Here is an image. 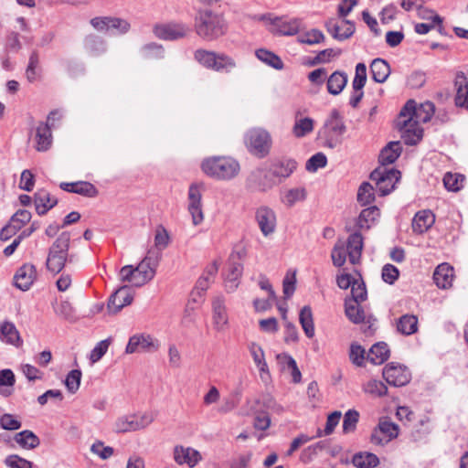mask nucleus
Listing matches in <instances>:
<instances>
[{
    "label": "nucleus",
    "mask_w": 468,
    "mask_h": 468,
    "mask_svg": "<svg viewBox=\"0 0 468 468\" xmlns=\"http://www.w3.org/2000/svg\"><path fill=\"white\" fill-rule=\"evenodd\" d=\"M400 178V172L395 168L378 167L370 174V179L376 181L380 196L388 195Z\"/></svg>",
    "instance_id": "6"
},
{
    "label": "nucleus",
    "mask_w": 468,
    "mask_h": 468,
    "mask_svg": "<svg viewBox=\"0 0 468 468\" xmlns=\"http://www.w3.org/2000/svg\"><path fill=\"white\" fill-rule=\"evenodd\" d=\"M49 202V192L45 188L38 189L34 194V203L36 211L39 216L46 215L50 209L51 206H48Z\"/></svg>",
    "instance_id": "41"
},
{
    "label": "nucleus",
    "mask_w": 468,
    "mask_h": 468,
    "mask_svg": "<svg viewBox=\"0 0 468 468\" xmlns=\"http://www.w3.org/2000/svg\"><path fill=\"white\" fill-rule=\"evenodd\" d=\"M363 390L375 397H383L388 393L387 386L380 380L370 379L363 386Z\"/></svg>",
    "instance_id": "53"
},
{
    "label": "nucleus",
    "mask_w": 468,
    "mask_h": 468,
    "mask_svg": "<svg viewBox=\"0 0 468 468\" xmlns=\"http://www.w3.org/2000/svg\"><path fill=\"white\" fill-rule=\"evenodd\" d=\"M239 253L231 254L229 258L226 271L224 275L225 287L228 292H234L239 284L242 275L243 265L239 261Z\"/></svg>",
    "instance_id": "10"
},
{
    "label": "nucleus",
    "mask_w": 468,
    "mask_h": 468,
    "mask_svg": "<svg viewBox=\"0 0 468 468\" xmlns=\"http://www.w3.org/2000/svg\"><path fill=\"white\" fill-rule=\"evenodd\" d=\"M14 440L21 448L26 450H33L40 445L39 438L29 430L17 432Z\"/></svg>",
    "instance_id": "31"
},
{
    "label": "nucleus",
    "mask_w": 468,
    "mask_h": 468,
    "mask_svg": "<svg viewBox=\"0 0 468 468\" xmlns=\"http://www.w3.org/2000/svg\"><path fill=\"white\" fill-rule=\"evenodd\" d=\"M390 355L388 346L385 342L374 344L367 356V359L374 365H381L386 362Z\"/></svg>",
    "instance_id": "28"
},
{
    "label": "nucleus",
    "mask_w": 468,
    "mask_h": 468,
    "mask_svg": "<svg viewBox=\"0 0 468 468\" xmlns=\"http://www.w3.org/2000/svg\"><path fill=\"white\" fill-rule=\"evenodd\" d=\"M54 311L58 316L70 323H73L77 320L75 309L67 300L61 301L59 303L54 306Z\"/></svg>",
    "instance_id": "46"
},
{
    "label": "nucleus",
    "mask_w": 468,
    "mask_h": 468,
    "mask_svg": "<svg viewBox=\"0 0 468 468\" xmlns=\"http://www.w3.org/2000/svg\"><path fill=\"white\" fill-rule=\"evenodd\" d=\"M326 164V156L323 153H317L307 160L305 168L307 171L315 172L317 169L324 167Z\"/></svg>",
    "instance_id": "63"
},
{
    "label": "nucleus",
    "mask_w": 468,
    "mask_h": 468,
    "mask_svg": "<svg viewBox=\"0 0 468 468\" xmlns=\"http://www.w3.org/2000/svg\"><path fill=\"white\" fill-rule=\"evenodd\" d=\"M248 151L258 158L266 157L271 151L272 140L270 133L262 128H252L245 134Z\"/></svg>",
    "instance_id": "5"
},
{
    "label": "nucleus",
    "mask_w": 468,
    "mask_h": 468,
    "mask_svg": "<svg viewBox=\"0 0 468 468\" xmlns=\"http://www.w3.org/2000/svg\"><path fill=\"white\" fill-rule=\"evenodd\" d=\"M346 255L347 250L346 249L345 241L338 239L335 244L331 253L333 264L335 267H342L346 263Z\"/></svg>",
    "instance_id": "47"
},
{
    "label": "nucleus",
    "mask_w": 468,
    "mask_h": 468,
    "mask_svg": "<svg viewBox=\"0 0 468 468\" xmlns=\"http://www.w3.org/2000/svg\"><path fill=\"white\" fill-rule=\"evenodd\" d=\"M367 82V67L364 63L356 66V75L352 81L353 90H363Z\"/></svg>",
    "instance_id": "59"
},
{
    "label": "nucleus",
    "mask_w": 468,
    "mask_h": 468,
    "mask_svg": "<svg viewBox=\"0 0 468 468\" xmlns=\"http://www.w3.org/2000/svg\"><path fill=\"white\" fill-rule=\"evenodd\" d=\"M201 197L202 195L199 186L196 184H192L188 189V211L192 216L193 224L196 226L200 224L204 219Z\"/></svg>",
    "instance_id": "16"
},
{
    "label": "nucleus",
    "mask_w": 468,
    "mask_h": 468,
    "mask_svg": "<svg viewBox=\"0 0 468 468\" xmlns=\"http://www.w3.org/2000/svg\"><path fill=\"white\" fill-rule=\"evenodd\" d=\"M261 19L270 21L269 31L273 35L293 36L300 28V21L297 19L287 21L278 16L271 18L270 15H263Z\"/></svg>",
    "instance_id": "13"
},
{
    "label": "nucleus",
    "mask_w": 468,
    "mask_h": 468,
    "mask_svg": "<svg viewBox=\"0 0 468 468\" xmlns=\"http://www.w3.org/2000/svg\"><path fill=\"white\" fill-rule=\"evenodd\" d=\"M463 179V176L461 175L447 173L443 177V184L449 191L456 192L462 187L461 183Z\"/></svg>",
    "instance_id": "62"
},
{
    "label": "nucleus",
    "mask_w": 468,
    "mask_h": 468,
    "mask_svg": "<svg viewBox=\"0 0 468 468\" xmlns=\"http://www.w3.org/2000/svg\"><path fill=\"white\" fill-rule=\"evenodd\" d=\"M218 55V52L199 48L195 51L194 58L204 68L213 70Z\"/></svg>",
    "instance_id": "42"
},
{
    "label": "nucleus",
    "mask_w": 468,
    "mask_h": 468,
    "mask_svg": "<svg viewBox=\"0 0 468 468\" xmlns=\"http://www.w3.org/2000/svg\"><path fill=\"white\" fill-rule=\"evenodd\" d=\"M256 220L264 236L274 232L276 227V216L272 209L261 207L256 211Z\"/></svg>",
    "instance_id": "19"
},
{
    "label": "nucleus",
    "mask_w": 468,
    "mask_h": 468,
    "mask_svg": "<svg viewBox=\"0 0 468 468\" xmlns=\"http://www.w3.org/2000/svg\"><path fill=\"white\" fill-rule=\"evenodd\" d=\"M114 430L118 433L138 431V423L135 415L120 417L114 424Z\"/></svg>",
    "instance_id": "44"
},
{
    "label": "nucleus",
    "mask_w": 468,
    "mask_h": 468,
    "mask_svg": "<svg viewBox=\"0 0 468 468\" xmlns=\"http://www.w3.org/2000/svg\"><path fill=\"white\" fill-rule=\"evenodd\" d=\"M435 222V215L431 210L419 211L412 219V230L417 234H423L429 230Z\"/></svg>",
    "instance_id": "20"
},
{
    "label": "nucleus",
    "mask_w": 468,
    "mask_h": 468,
    "mask_svg": "<svg viewBox=\"0 0 468 468\" xmlns=\"http://www.w3.org/2000/svg\"><path fill=\"white\" fill-rule=\"evenodd\" d=\"M379 216V209L376 206H372L367 208H364L357 219H356V228L359 229H369L370 223L374 222L376 218Z\"/></svg>",
    "instance_id": "37"
},
{
    "label": "nucleus",
    "mask_w": 468,
    "mask_h": 468,
    "mask_svg": "<svg viewBox=\"0 0 468 468\" xmlns=\"http://www.w3.org/2000/svg\"><path fill=\"white\" fill-rule=\"evenodd\" d=\"M375 200L374 188L368 182H364L358 188L357 191V201L362 206L371 204Z\"/></svg>",
    "instance_id": "51"
},
{
    "label": "nucleus",
    "mask_w": 468,
    "mask_h": 468,
    "mask_svg": "<svg viewBox=\"0 0 468 468\" xmlns=\"http://www.w3.org/2000/svg\"><path fill=\"white\" fill-rule=\"evenodd\" d=\"M399 131L401 132V138L406 145H416L423 137V129L419 126V123L414 124V122H412V126L408 125Z\"/></svg>",
    "instance_id": "33"
},
{
    "label": "nucleus",
    "mask_w": 468,
    "mask_h": 468,
    "mask_svg": "<svg viewBox=\"0 0 468 468\" xmlns=\"http://www.w3.org/2000/svg\"><path fill=\"white\" fill-rule=\"evenodd\" d=\"M402 146L400 142H389L381 151L378 156L380 167H386L388 165L393 164L401 154Z\"/></svg>",
    "instance_id": "23"
},
{
    "label": "nucleus",
    "mask_w": 468,
    "mask_h": 468,
    "mask_svg": "<svg viewBox=\"0 0 468 468\" xmlns=\"http://www.w3.org/2000/svg\"><path fill=\"white\" fill-rule=\"evenodd\" d=\"M397 330L404 335L415 334L418 331V317L414 314H403L398 320Z\"/></svg>",
    "instance_id": "34"
},
{
    "label": "nucleus",
    "mask_w": 468,
    "mask_h": 468,
    "mask_svg": "<svg viewBox=\"0 0 468 468\" xmlns=\"http://www.w3.org/2000/svg\"><path fill=\"white\" fill-rule=\"evenodd\" d=\"M155 268L148 265L144 261H141L140 263L135 267L138 279L134 281V286L141 287L150 282L155 275Z\"/></svg>",
    "instance_id": "38"
},
{
    "label": "nucleus",
    "mask_w": 468,
    "mask_h": 468,
    "mask_svg": "<svg viewBox=\"0 0 468 468\" xmlns=\"http://www.w3.org/2000/svg\"><path fill=\"white\" fill-rule=\"evenodd\" d=\"M277 359L282 363L285 364L289 369H291L292 381L294 383H299L302 378L301 371L299 370L296 361L294 358L288 354H279L277 355Z\"/></svg>",
    "instance_id": "50"
},
{
    "label": "nucleus",
    "mask_w": 468,
    "mask_h": 468,
    "mask_svg": "<svg viewBox=\"0 0 468 468\" xmlns=\"http://www.w3.org/2000/svg\"><path fill=\"white\" fill-rule=\"evenodd\" d=\"M435 112V106L431 101H425L421 103L418 108L415 115L414 124L419 122H428L431 121Z\"/></svg>",
    "instance_id": "48"
},
{
    "label": "nucleus",
    "mask_w": 468,
    "mask_h": 468,
    "mask_svg": "<svg viewBox=\"0 0 468 468\" xmlns=\"http://www.w3.org/2000/svg\"><path fill=\"white\" fill-rule=\"evenodd\" d=\"M36 149L38 152H46L51 145V125L47 122H39L36 129Z\"/></svg>",
    "instance_id": "24"
},
{
    "label": "nucleus",
    "mask_w": 468,
    "mask_h": 468,
    "mask_svg": "<svg viewBox=\"0 0 468 468\" xmlns=\"http://www.w3.org/2000/svg\"><path fill=\"white\" fill-rule=\"evenodd\" d=\"M39 65V56L37 50H34L28 60V65L26 69L27 79L29 82H34L37 80V69Z\"/></svg>",
    "instance_id": "60"
},
{
    "label": "nucleus",
    "mask_w": 468,
    "mask_h": 468,
    "mask_svg": "<svg viewBox=\"0 0 468 468\" xmlns=\"http://www.w3.org/2000/svg\"><path fill=\"white\" fill-rule=\"evenodd\" d=\"M382 376L388 384L394 387H403L411 378V374L407 367L395 362H390L384 367Z\"/></svg>",
    "instance_id": "7"
},
{
    "label": "nucleus",
    "mask_w": 468,
    "mask_h": 468,
    "mask_svg": "<svg viewBox=\"0 0 468 468\" xmlns=\"http://www.w3.org/2000/svg\"><path fill=\"white\" fill-rule=\"evenodd\" d=\"M346 132V126L338 110H332L329 117L324 122L318 136L324 139V146L334 149L343 143V135Z\"/></svg>",
    "instance_id": "4"
},
{
    "label": "nucleus",
    "mask_w": 468,
    "mask_h": 468,
    "mask_svg": "<svg viewBox=\"0 0 468 468\" xmlns=\"http://www.w3.org/2000/svg\"><path fill=\"white\" fill-rule=\"evenodd\" d=\"M174 459L180 465L186 463L189 467H194L201 460V455L197 450L190 447L176 446Z\"/></svg>",
    "instance_id": "21"
},
{
    "label": "nucleus",
    "mask_w": 468,
    "mask_h": 468,
    "mask_svg": "<svg viewBox=\"0 0 468 468\" xmlns=\"http://www.w3.org/2000/svg\"><path fill=\"white\" fill-rule=\"evenodd\" d=\"M247 184L253 190L266 192L277 186L278 180L274 178L269 168H258L250 173L247 179Z\"/></svg>",
    "instance_id": "8"
},
{
    "label": "nucleus",
    "mask_w": 468,
    "mask_h": 468,
    "mask_svg": "<svg viewBox=\"0 0 468 468\" xmlns=\"http://www.w3.org/2000/svg\"><path fill=\"white\" fill-rule=\"evenodd\" d=\"M314 120L309 117L297 119L292 127V133L297 138L304 137L314 130Z\"/></svg>",
    "instance_id": "45"
},
{
    "label": "nucleus",
    "mask_w": 468,
    "mask_h": 468,
    "mask_svg": "<svg viewBox=\"0 0 468 468\" xmlns=\"http://www.w3.org/2000/svg\"><path fill=\"white\" fill-rule=\"evenodd\" d=\"M84 44L85 48L94 54H100L105 50L104 40L96 35L87 36Z\"/></svg>",
    "instance_id": "57"
},
{
    "label": "nucleus",
    "mask_w": 468,
    "mask_h": 468,
    "mask_svg": "<svg viewBox=\"0 0 468 468\" xmlns=\"http://www.w3.org/2000/svg\"><path fill=\"white\" fill-rule=\"evenodd\" d=\"M153 31L159 39L173 41L185 37L190 29L185 24L168 23L155 25Z\"/></svg>",
    "instance_id": "11"
},
{
    "label": "nucleus",
    "mask_w": 468,
    "mask_h": 468,
    "mask_svg": "<svg viewBox=\"0 0 468 468\" xmlns=\"http://www.w3.org/2000/svg\"><path fill=\"white\" fill-rule=\"evenodd\" d=\"M36 278V267L33 264L26 263L16 271L14 277V284L21 291H27Z\"/></svg>",
    "instance_id": "18"
},
{
    "label": "nucleus",
    "mask_w": 468,
    "mask_h": 468,
    "mask_svg": "<svg viewBox=\"0 0 468 468\" xmlns=\"http://www.w3.org/2000/svg\"><path fill=\"white\" fill-rule=\"evenodd\" d=\"M0 339L7 344L17 346L22 345V340L16 327L8 321H5L0 324Z\"/></svg>",
    "instance_id": "30"
},
{
    "label": "nucleus",
    "mask_w": 468,
    "mask_h": 468,
    "mask_svg": "<svg viewBox=\"0 0 468 468\" xmlns=\"http://www.w3.org/2000/svg\"><path fill=\"white\" fill-rule=\"evenodd\" d=\"M367 292L366 284L364 281L361 279V282L356 280V282L351 286V296L346 298L345 300L361 303L367 299Z\"/></svg>",
    "instance_id": "55"
},
{
    "label": "nucleus",
    "mask_w": 468,
    "mask_h": 468,
    "mask_svg": "<svg viewBox=\"0 0 468 468\" xmlns=\"http://www.w3.org/2000/svg\"><path fill=\"white\" fill-rule=\"evenodd\" d=\"M297 165L298 164L294 159L281 157L273 159L270 164L269 169L274 178L278 180L279 185L291 176V175L296 170Z\"/></svg>",
    "instance_id": "14"
},
{
    "label": "nucleus",
    "mask_w": 468,
    "mask_h": 468,
    "mask_svg": "<svg viewBox=\"0 0 468 468\" xmlns=\"http://www.w3.org/2000/svg\"><path fill=\"white\" fill-rule=\"evenodd\" d=\"M213 320L217 330H222L228 324V314L225 307L224 300L217 297L212 303Z\"/></svg>",
    "instance_id": "29"
},
{
    "label": "nucleus",
    "mask_w": 468,
    "mask_h": 468,
    "mask_svg": "<svg viewBox=\"0 0 468 468\" xmlns=\"http://www.w3.org/2000/svg\"><path fill=\"white\" fill-rule=\"evenodd\" d=\"M250 352L254 360V363L257 365L261 372H265L268 370V365L264 358V352L261 346L252 342L249 346Z\"/></svg>",
    "instance_id": "52"
},
{
    "label": "nucleus",
    "mask_w": 468,
    "mask_h": 468,
    "mask_svg": "<svg viewBox=\"0 0 468 468\" xmlns=\"http://www.w3.org/2000/svg\"><path fill=\"white\" fill-rule=\"evenodd\" d=\"M236 67L237 63L233 58L225 53H218L213 70L218 72L231 73Z\"/></svg>",
    "instance_id": "43"
},
{
    "label": "nucleus",
    "mask_w": 468,
    "mask_h": 468,
    "mask_svg": "<svg viewBox=\"0 0 468 468\" xmlns=\"http://www.w3.org/2000/svg\"><path fill=\"white\" fill-rule=\"evenodd\" d=\"M255 55L258 59L265 63L266 65L275 69H282L283 62L281 58L266 48H259L256 50Z\"/></svg>",
    "instance_id": "40"
},
{
    "label": "nucleus",
    "mask_w": 468,
    "mask_h": 468,
    "mask_svg": "<svg viewBox=\"0 0 468 468\" xmlns=\"http://www.w3.org/2000/svg\"><path fill=\"white\" fill-rule=\"evenodd\" d=\"M352 463L357 468H375L379 464V459L374 453L360 452L354 454Z\"/></svg>",
    "instance_id": "35"
},
{
    "label": "nucleus",
    "mask_w": 468,
    "mask_h": 468,
    "mask_svg": "<svg viewBox=\"0 0 468 468\" xmlns=\"http://www.w3.org/2000/svg\"><path fill=\"white\" fill-rule=\"evenodd\" d=\"M159 342L154 339L150 335L140 334L130 337L125 348L126 354H133L136 352L153 353L158 350Z\"/></svg>",
    "instance_id": "12"
},
{
    "label": "nucleus",
    "mask_w": 468,
    "mask_h": 468,
    "mask_svg": "<svg viewBox=\"0 0 468 468\" xmlns=\"http://www.w3.org/2000/svg\"><path fill=\"white\" fill-rule=\"evenodd\" d=\"M456 96L455 104L468 109V81L463 72H458L455 78Z\"/></svg>",
    "instance_id": "25"
},
{
    "label": "nucleus",
    "mask_w": 468,
    "mask_h": 468,
    "mask_svg": "<svg viewBox=\"0 0 468 468\" xmlns=\"http://www.w3.org/2000/svg\"><path fill=\"white\" fill-rule=\"evenodd\" d=\"M299 321L305 335L308 338H313L314 335V324L312 309L309 305H305L301 309Z\"/></svg>",
    "instance_id": "36"
},
{
    "label": "nucleus",
    "mask_w": 468,
    "mask_h": 468,
    "mask_svg": "<svg viewBox=\"0 0 468 468\" xmlns=\"http://www.w3.org/2000/svg\"><path fill=\"white\" fill-rule=\"evenodd\" d=\"M399 435V426L388 418L379 420L378 425L373 430L370 437L372 443L384 445Z\"/></svg>",
    "instance_id": "9"
},
{
    "label": "nucleus",
    "mask_w": 468,
    "mask_h": 468,
    "mask_svg": "<svg viewBox=\"0 0 468 468\" xmlns=\"http://www.w3.org/2000/svg\"><path fill=\"white\" fill-rule=\"evenodd\" d=\"M73 193L86 197H96L99 195L96 186L88 181L75 182Z\"/></svg>",
    "instance_id": "54"
},
{
    "label": "nucleus",
    "mask_w": 468,
    "mask_h": 468,
    "mask_svg": "<svg viewBox=\"0 0 468 468\" xmlns=\"http://www.w3.org/2000/svg\"><path fill=\"white\" fill-rule=\"evenodd\" d=\"M5 463L9 468H32L33 463L17 454H12L5 458Z\"/></svg>",
    "instance_id": "64"
},
{
    "label": "nucleus",
    "mask_w": 468,
    "mask_h": 468,
    "mask_svg": "<svg viewBox=\"0 0 468 468\" xmlns=\"http://www.w3.org/2000/svg\"><path fill=\"white\" fill-rule=\"evenodd\" d=\"M81 376L80 369H72L68 373L64 383L69 393L75 394L79 390Z\"/></svg>",
    "instance_id": "56"
},
{
    "label": "nucleus",
    "mask_w": 468,
    "mask_h": 468,
    "mask_svg": "<svg viewBox=\"0 0 468 468\" xmlns=\"http://www.w3.org/2000/svg\"><path fill=\"white\" fill-rule=\"evenodd\" d=\"M133 300V293L132 292V289L127 285H123L121 286L110 296L108 300L107 308L110 313L117 314L124 306L131 304Z\"/></svg>",
    "instance_id": "15"
},
{
    "label": "nucleus",
    "mask_w": 468,
    "mask_h": 468,
    "mask_svg": "<svg viewBox=\"0 0 468 468\" xmlns=\"http://www.w3.org/2000/svg\"><path fill=\"white\" fill-rule=\"evenodd\" d=\"M70 233L63 231L52 243L48 250L46 267L54 274L59 273L67 262L73 261V255L69 254Z\"/></svg>",
    "instance_id": "3"
},
{
    "label": "nucleus",
    "mask_w": 468,
    "mask_h": 468,
    "mask_svg": "<svg viewBox=\"0 0 468 468\" xmlns=\"http://www.w3.org/2000/svg\"><path fill=\"white\" fill-rule=\"evenodd\" d=\"M359 412L356 410H348L344 415L343 433L347 434L354 432L359 421Z\"/></svg>",
    "instance_id": "49"
},
{
    "label": "nucleus",
    "mask_w": 468,
    "mask_h": 468,
    "mask_svg": "<svg viewBox=\"0 0 468 468\" xmlns=\"http://www.w3.org/2000/svg\"><path fill=\"white\" fill-rule=\"evenodd\" d=\"M201 170L213 179L228 181L239 175L240 166L239 162L230 156H210L202 161Z\"/></svg>",
    "instance_id": "1"
},
{
    "label": "nucleus",
    "mask_w": 468,
    "mask_h": 468,
    "mask_svg": "<svg viewBox=\"0 0 468 468\" xmlns=\"http://www.w3.org/2000/svg\"><path fill=\"white\" fill-rule=\"evenodd\" d=\"M357 229L354 233L350 234L346 243L349 262L353 265L358 264L364 248V239Z\"/></svg>",
    "instance_id": "17"
},
{
    "label": "nucleus",
    "mask_w": 468,
    "mask_h": 468,
    "mask_svg": "<svg viewBox=\"0 0 468 468\" xmlns=\"http://www.w3.org/2000/svg\"><path fill=\"white\" fill-rule=\"evenodd\" d=\"M360 303L345 300V314L346 317L354 324H360L365 320L364 309Z\"/></svg>",
    "instance_id": "39"
},
{
    "label": "nucleus",
    "mask_w": 468,
    "mask_h": 468,
    "mask_svg": "<svg viewBox=\"0 0 468 468\" xmlns=\"http://www.w3.org/2000/svg\"><path fill=\"white\" fill-rule=\"evenodd\" d=\"M347 83V75L336 70L333 72L327 80V90L332 95H338L346 87Z\"/></svg>",
    "instance_id": "32"
},
{
    "label": "nucleus",
    "mask_w": 468,
    "mask_h": 468,
    "mask_svg": "<svg viewBox=\"0 0 468 468\" xmlns=\"http://www.w3.org/2000/svg\"><path fill=\"white\" fill-rule=\"evenodd\" d=\"M324 36L319 29H312L301 35L298 38L303 44L314 45L323 42Z\"/></svg>",
    "instance_id": "61"
},
{
    "label": "nucleus",
    "mask_w": 468,
    "mask_h": 468,
    "mask_svg": "<svg viewBox=\"0 0 468 468\" xmlns=\"http://www.w3.org/2000/svg\"><path fill=\"white\" fill-rule=\"evenodd\" d=\"M416 102L413 100H409L399 112L396 127L399 130H402L408 125L412 126V122L415 121V115L417 112Z\"/></svg>",
    "instance_id": "26"
},
{
    "label": "nucleus",
    "mask_w": 468,
    "mask_h": 468,
    "mask_svg": "<svg viewBox=\"0 0 468 468\" xmlns=\"http://www.w3.org/2000/svg\"><path fill=\"white\" fill-rule=\"evenodd\" d=\"M349 358L356 367H363L366 358V351L362 346L353 343L350 346Z\"/></svg>",
    "instance_id": "58"
},
{
    "label": "nucleus",
    "mask_w": 468,
    "mask_h": 468,
    "mask_svg": "<svg viewBox=\"0 0 468 468\" xmlns=\"http://www.w3.org/2000/svg\"><path fill=\"white\" fill-rule=\"evenodd\" d=\"M391 72L390 66L383 58H375L370 64V73L372 80L378 83H383L387 80Z\"/></svg>",
    "instance_id": "27"
},
{
    "label": "nucleus",
    "mask_w": 468,
    "mask_h": 468,
    "mask_svg": "<svg viewBox=\"0 0 468 468\" xmlns=\"http://www.w3.org/2000/svg\"><path fill=\"white\" fill-rule=\"evenodd\" d=\"M454 277V270L449 263H441L437 266L433 273V280L440 288L446 289L452 286Z\"/></svg>",
    "instance_id": "22"
},
{
    "label": "nucleus",
    "mask_w": 468,
    "mask_h": 468,
    "mask_svg": "<svg viewBox=\"0 0 468 468\" xmlns=\"http://www.w3.org/2000/svg\"><path fill=\"white\" fill-rule=\"evenodd\" d=\"M195 27L197 34L207 41L222 37L227 31L223 16L209 9L199 11L196 17Z\"/></svg>",
    "instance_id": "2"
}]
</instances>
